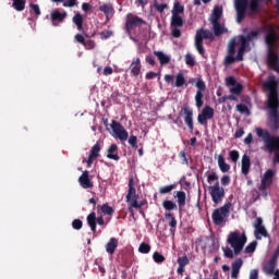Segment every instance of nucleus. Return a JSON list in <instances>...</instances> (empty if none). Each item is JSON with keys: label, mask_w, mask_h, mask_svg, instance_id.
I'll return each instance as SVG.
<instances>
[{"label": "nucleus", "mask_w": 279, "mask_h": 279, "mask_svg": "<svg viewBox=\"0 0 279 279\" xmlns=\"http://www.w3.org/2000/svg\"><path fill=\"white\" fill-rule=\"evenodd\" d=\"M185 64H187V66H195V59L190 53L185 56Z\"/></svg>", "instance_id": "nucleus-55"}, {"label": "nucleus", "mask_w": 279, "mask_h": 279, "mask_svg": "<svg viewBox=\"0 0 279 279\" xmlns=\"http://www.w3.org/2000/svg\"><path fill=\"white\" fill-rule=\"evenodd\" d=\"M236 53V40L232 39L229 44L228 54L234 56Z\"/></svg>", "instance_id": "nucleus-50"}, {"label": "nucleus", "mask_w": 279, "mask_h": 279, "mask_svg": "<svg viewBox=\"0 0 279 279\" xmlns=\"http://www.w3.org/2000/svg\"><path fill=\"white\" fill-rule=\"evenodd\" d=\"M111 130H112L116 138H119V141H128L129 133L125 130V128L122 126L121 122L112 120L111 121Z\"/></svg>", "instance_id": "nucleus-10"}, {"label": "nucleus", "mask_w": 279, "mask_h": 279, "mask_svg": "<svg viewBox=\"0 0 279 279\" xmlns=\"http://www.w3.org/2000/svg\"><path fill=\"white\" fill-rule=\"evenodd\" d=\"M215 36L208 29L201 28L196 32L194 45L199 56L206 53V50L204 49V40H213Z\"/></svg>", "instance_id": "nucleus-7"}, {"label": "nucleus", "mask_w": 279, "mask_h": 279, "mask_svg": "<svg viewBox=\"0 0 279 279\" xmlns=\"http://www.w3.org/2000/svg\"><path fill=\"white\" fill-rule=\"evenodd\" d=\"M241 267H243V259L236 258L231 264V278L232 279H239V274H241Z\"/></svg>", "instance_id": "nucleus-19"}, {"label": "nucleus", "mask_w": 279, "mask_h": 279, "mask_svg": "<svg viewBox=\"0 0 279 279\" xmlns=\"http://www.w3.org/2000/svg\"><path fill=\"white\" fill-rule=\"evenodd\" d=\"M195 86L197 88L196 93H204L206 90V83L202 77H197Z\"/></svg>", "instance_id": "nucleus-40"}, {"label": "nucleus", "mask_w": 279, "mask_h": 279, "mask_svg": "<svg viewBox=\"0 0 279 279\" xmlns=\"http://www.w3.org/2000/svg\"><path fill=\"white\" fill-rule=\"evenodd\" d=\"M66 16H69L66 11H63L62 13L59 10L52 11L50 14V19L53 27H58L60 23H64V19H66Z\"/></svg>", "instance_id": "nucleus-13"}, {"label": "nucleus", "mask_w": 279, "mask_h": 279, "mask_svg": "<svg viewBox=\"0 0 279 279\" xmlns=\"http://www.w3.org/2000/svg\"><path fill=\"white\" fill-rule=\"evenodd\" d=\"M271 184H274V170L268 169L262 178L258 191H267V186H271Z\"/></svg>", "instance_id": "nucleus-12"}, {"label": "nucleus", "mask_w": 279, "mask_h": 279, "mask_svg": "<svg viewBox=\"0 0 279 279\" xmlns=\"http://www.w3.org/2000/svg\"><path fill=\"white\" fill-rule=\"evenodd\" d=\"M195 104L196 108H202V106H204V92H196Z\"/></svg>", "instance_id": "nucleus-39"}, {"label": "nucleus", "mask_w": 279, "mask_h": 279, "mask_svg": "<svg viewBox=\"0 0 279 279\" xmlns=\"http://www.w3.org/2000/svg\"><path fill=\"white\" fill-rule=\"evenodd\" d=\"M211 25L215 36H221V34H223L225 29L221 27L219 22H211Z\"/></svg>", "instance_id": "nucleus-38"}, {"label": "nucleus", "mask_w": 279, "mask_h": 279, "mask_svg": "<svg viewBox=\"0 0 279 279\" xmlns=\"http://www.w3.org/2000/svg\"><path fill=\"white\" fill-rule=\"evenodd\" d=\"M29 8L33 10L36 16H40V7L38 4L29 3Z\"/></svg>", "instance_id": "nucleus-59"}, {"label": "nucleus", "mask_w": 279, "mask_h": 279, "mask_svg": "<svg viewBox=\"0 0 279 279\" xmlns=\"http://www.w3.org/2000/svg\"><path fill=\"white\" fill-rule=\"evenodd\" d=\"M138 252L141 254H149L151 252V246L145 242L140 244Z\"/></svg>", "instance_id": "nucleus-44"}, {"label": "nucleus", "mask_w": 279, "mask_h": 279, "mask_svg": "<svg viewBox=\"0 0 279 279\" xmlns=\"http://www.w3.org/2000/svg\"><path fill=\"white\" fill-rule=\"evenodd\" d=\"M87 223H88L92 232H97V214L95 211H92L87 216Z\"/></svg>", "instance_id": "nucleus-25"}, {"label": "nucleus", "mask_w": 279, "mask_h": 279, "mask_svg": "<svg viewBox=\"0 0 279 279\" xmlns=\"http://www.w3.org/2000/svg\"><path fill=\"white\" fill-rule=\"evenodd\" d=\"M256 245H258V243H257L256 241L251 242V243L244 248L245 254H254V252H256Z\"/></svg>", "instance_id": "nucleus-46"}, {"label": "nucleus", "mask_w": 279, "mask_h": 279, "mask_svg": "<svg viewBox=\"0 0 279 279\" xmlns=\"http://www.w3.org/2000/svg\"><path fill=\"white\" fill-rule=\"evenodd\" d=\"M126 203L129 204V210L132 213V208H143V202H138V195H136V187H134V179L129 180V191L126 194Z\"/></svg>", "instance_id": "nucleus-8"}, {"label": "nucleus", "mask_w": 279, "mask_h": 279, "mask_svg": "<svg viewBox=\"0 0 279 279\" xmlns=\"http://www.w3.org/2000/svg\"><path fill=\"white\" fill-rule=\"evenodd\" d=\"M181 114L184 116L185 124L187 125L190 132H193V109L184 107L181 109Z\"/></svg>", "instance_id": "nucleus-14"}, {"label": "nucleus", "mask_w": 279, "mask_h": 279, "mask_svg": "<svg viewBox=\"0 0 279 279\" xmlns=\"http://www.w3.org/2000/svg\"><path fill=\"white\" fill-rule=\"evenodd\" d=\"M215 117V109L210 106H206L197 117V121L201 125H207V121H210Z\"/></svg>", "instance_id": "nucleus-11"}, {"label": "nucleus", "mask_w": 279, "mask_h": 279, "mask_svg": "<svg viewBox=\"0 0 279 279\" xmlns=\"http://www.w3.org/2000/svg\"><path fill=\"white\" fill-rule=\"evenodd\" d=\"M100 151H101V143L97 142V143L92 147L89 156H94V158H98Z\"/></svg>", "instance_id": "nucleus-37"}, {"label": "nucleus", "mask_w": 279, "mask_h": 279, "mask_svg": "<svg viewBox=\"0 0 279 279\" xmlns=\"http://www.w3.org/2000/svg\"><path fill=\"white\" fill-rule=\"evenodd\" d=\"M226 84H227V86H235L239 83H236V78H234L233 76H228L226 78Z\"/></svg>", "instance_id": "nucleus-60"}, {"label": "nucleus", "mask_w": 279, "mask_h": 279, "mask_svg": "<svg viewBox=\"0 0 279 279\" xmlns=\"http://www.w3.org/2000/svg\"><path fill=\"white\" fill-rule=\"evenodd\" d=\"M172 15H179L184 14V5L180 3L179 1H175L172 8Z\"/></svg>", "instance_id": "nucleus-34"}, {"label": "nucleus", "mask_w": 279, "mask_h": 279, "mask_svg": "<svg viewBox=\"0 0 279 279\" xmlns=\"http://www.w3.org/2000/svg\"><path fill=\"white\" fill-rule=\"evenodd\" d=\"M247 40H253V38H258V31H252L246 36H244Z\"/></svg>", "instance_id": "nucleus-61"}, {"label": "nucleus", "mask_w": 279, "mask_h": 279, "mask_svg": "<svg viewBox=\"0 0 279 279\" xmlns=\"http://www.w3.org/2000/svg\"><path fill=\"white\" fill-rule=\"evenodd\" d=\"M119 247V240L117 238H110L108 243L106 244V252L107 254H114L117 252V248Z\"/></svg>", "instance_id": "nucleus-22"}, {"label": "nucleus", "mask_w": 279, "mask_h": 279, "mask_svg": "<svg viewBox=\"0 0 279 279\" xmlns=\"http://www.w3.org/2000/svg\"><path fill=\"white\" fill-rule=\"evenodd\" d=\"M264 32H267L265 35V44L268 47L267 51V64L269 69L279 73V56L276 50H274V45L276 44V28L274 25L268 24L266 27L262 28Z\"/></svg>", "instance_id": "nucleus-2"}, {"label": "nucleus", "mask_w": 279, "mask_h": 279, "mask_svg": "<svg viewBox=\"0 0 279 279\" xmlns=\"http://www.w3.org/2000/svg\"><path fill=\"white\" fill-rule=\"evenodd\" d=\"M185 84H186V78H184V74L178 73L175 75L174 86L177 88H182V86H184Z\"/></svg>", "instance_id": "nucleus-35"}, {"label": "nucleus", "mask_w": 279, "mask_h": 279, "mask_svg": "<svg viewBox=\"0 0 279 279\" xmlns=\"http://www.w3.org/2000/svg\"><path fill=\"white\" fill-rule=\"evenodd\" d=\"M240 40H241L240 49H244V51H245V49H246L247 47H250L251 40L247 39V38H246L245 36H243V35L240 37Z\"/></svg>", "instance_id": "nucleus-51"}, {"label": "nucleus", "mask_w": 279, "mask_h": 279, "mask_svg": "<svg viewBox=\"0 0 279 279\" xmlns=\"http://www.w3.org/2000/svg\"><path fill=\"white\" fill-rule=\"evenodd\" d=\"M250 167H252V160L250 156L243 155L242 157V173L243 175H247L250 173Z\"/></svg>", "instance_id": "nucleus-26"}, {"label": "nucleus", "mask_w": 279, "mask_h": 279, "mask_svg": "<svg viewBox=\"0 0 279 279\" xmlns=\"http://www.w3.org/2000/svg\"><path fill=\"white\" fill-rule=\"evenodd\" d=\"M25 3L26 0H14L12 5L16 12H23L25 10Z\"/></svg>", "instance_id": "nucleus-36"}, {"label": "nucleus", "mask_w": 279, "mask_h": 279, "mask_svg": "<svg viewBox=\"0 0 279 279\" xmlns=\"http://www.w3.org/2000/svg\"><path fill=\"white\" fill-rule=\"evenodd\" d=\"M218 166L222 173H228V171H230V165L226 162V158L221 155L218 157Z\"/></svg>", "instance_id": "nucleus-31"}, {"label": "nucleus", "mask_w": 279, "mask_h": 279, "mask_svg": "<svg viewBox=\"0 0 279 279\" xmlns=\"http://www.w3.org/2000/svg\"><path fill=\"white\" fill-rule=\"evenodd\" d=\"M222 14L223 9L221 7H215L211 15V23L219 22Z\"/></svg>", "instance_id": "nucleus-33"}, {"label": "nucleus", "mask_w": 279, "mask_h": 279, "mask_svg": "<svg viewBox=\"0 0 279 279\" xmlns=\"http://www.w3.org/2000/svg\"><path fill=\"white\" fill-rule=\"evenodd\" d=\"M141 58L133 59L132 63L129 66V71L132 77H138L141 75Z\"/></svg>", "instance_id": "nucleus-17"}, {"label": "nucleus", "mask_w": 279, "mask_h": 279, "mask_svg": "<svg viewBox=\"0 0 279 279\" xmlns=\"http://www.w3.org/2000/svg\"><path fill=\"white\" fill-rule=\"evenodd\" d=\"M225 258H234L236 254H234V250L230 248V246L222 247Z\"/></svg>", "instance_id": "nucleus-43"}, {"label": "nucleus", "mask_w": 279, "mask_h": 279, "mask_svg": "<svg viewBox=\"0 0 279 279\" xmlns=\"http://www.w3.org/2000/svg\"><path fill=\"white\" fill-rule=\"evenodd\" d=\"M153 260H155V263L160 265V263H165V260H167V258L163 257L162 254H160L159 252H155L153 254Z\"/></svg>", "instance_id": "nucleus-49"}, {"label": "nucleus", "mask_w": 279, "mask_h": 279, "mask_svg": "<svg viewBox=\"0 0 279 279\" xmlns=\"http://www.w3.org/2000/svg\"><path fill=\"white\" fill-rule=\"evenodd\" d=\"M137 143H138V137H136V135H131L129 137V144L131 145V147H136Z\"/></svg>", "instance_id": "nucleus-64"}, {"label": "nucleus", "mask_w": 279, "mask_h": 279, "mask_svg": "<svg viewBox=\"0 0 279 279\" xmlns=\"http://www.w3.org/2000/svg\"><path fill=\"white\" fill-rule=\"evenodd\" d=\"M72 22L74 23V25H76L78 32H82V29H84V16L81 13H76L72 17Z\"/></svg>", "instance_id": "nucleus-28"}, {"label": "nucleus", "mask_w": 279, "mask_h": 279, "mask_svg": "<svg viewBox=\"0 0 279 279\" xmlns=\"http://www.w3.org/2000/svg\"><path fill=\"white\" fill-rule=\"evenodd\" d=\"M236 61V57H234V54H228L225 58V64L226 66L230 65V64H234V62Z\"/></svg>", "instance_id": "nucleus-53"}, {"label": "nucleus", "mask_w": 279, "mask_h": 279, "mask_svg": "<svg viewBox=\"0 0 279 279\" xmlns=\"http://www.w3.org/2000/svg\"><path fill=\"white\" fill-rule=\"evenodd\" d=\"M178 206L184 208L186 206V193L183 191L177 192Z\"/></svg>", "instance_id": "nucleus-32"}, {"label": "nucleus", "mask_w": 279, "mask_h": 279, "mask_svg": "<svg viewBox=\"0 0 279 279\" xmlns=\"http://www.w3.org/2000/svg\"><path fill=\"white\" fill-rule=\"evenodd\" d=\"M162 206L165 210H175L178 208V205L173 201H163Z\"/></svg>", "instance_id": "nucleus-41"}, {"label": "nucleus", "mask_w": 279, "mask_h": 279, "mask_svg": "<svg viewBox=\"0 0 279 279\" xmlns=\"http://www.w3.org/2000/svg\"><path fill=\"white\" fill-rule=\"evenodd\" d=\"M173 189H175V184L161 186L159 189V193H160V195H167V193H171V191H173Z\"/></svg>", "instance_id": "nucleus-48"}, {"label": "nucleus", "mask_w": 279, "mask_h": 279, "mask_svg": "<svg viewBox=\"0 0 279 279\" xmlns=\"http://www.w3.org/2000/svg\"><path fill=\"white\" fill-rule=\"evenodd\" d=\"M231 95H241L243 93V85L238 83L235 86L231 87L230 89Z\"/></svg>", "instance_id": "nucleus-45"}, {"label": "nucleus", "mask_w": 279, "mask_h": 279, "mask_svg": "<svg viewBox=\"0 0 279 279\" xmlns=\"http://www.w3.org/2000/svg\"><path fill=\"white\" fill-rule=\"evenodd\" d=\"M235 108L240 114H250V108L245 104H239Z\"/></svg>", "instance_id": "nucleus-47"}, {"label": "nucleus", "mask_w": 279, "mask_h": 279, "mask_svg": "<svg viewBox=\"0 0 279 279\" xmlns=\"http://www.w3.org/2000/svg\"><path fill=\"white\" fill-rule=\"evenodd\" d=\"M184 19L180 15H171L170 27H183Z\"/></svg>", "instance_id": "nucleus-29"}, {"label": "nucleus", "mask_w": 279, "mask_h": 279, "mask_svg": "<svg viewBox=\"0 0 279 279\" xmlns=\"http://www.w3.org/2000/svg\"><path fill=\"white\" fill-rule=\"evenodd\" d=\"M255 132L258 138L263 140L266 149L270 154H274V151H276L272 158V162L274 165H279V135H271V133H269L266 129L263 128H256Z\"/></svg>", "instance_id": "nucleus-3"}, {"label": "nucleus", "mask_w": 279, "mask_h": 279, "mask_svg": "<svg viewBox=\"0 0 279 279\" xmlns=\"http://www.w3.org/2000/svg\"><path fill=\"white\" fill-rule=\"evenodd\" d=\"M264 90H268L266 100V108L268 110L267 125L271 132H278L279 130V94H278V81L276 76H269L263 84Z\"/></svg>", "instance_id": "nucleus-1"}, {"label": "nucleus", "mask_w": 279, "mask_h": 279, "mask_svg": "<svg viewBox=\"0 0 279 279\" xmlns=\"http://www.w3.org/2000/svg\"><path fill=\"white\" fill-rule=\"evenodd\" d=\"M111 36H113L112 31H102V32L100 33V38H101L102 40H108V38H110Z\"/></svg>", "instance_id": "nucleus-56"}, {"label": "nucleus", "mask_w": 279, "mask_h": 279, "mask_svg": "<svg viewBox=\"0 0 279 279\" xmlns=\"http://www.w3.org/2000/svg\"><path fill=\"white\" fill-rule=\"evenodd\" d=\"M154 54L158 58L161 65L169 64V62H171V57L165 54L162 51H155Z\"/></svg>", "instance_id": "nucleus-30"}, {"label": "nucleus", "mask_w": 279, "mask_h": 279, "mask_svg": "<svg viewBox=\"0 0 279 279\" xmlns=\"http://www.w3.org/2000/svg\"><path fill=\"white\" fill-rule=\"evenodd\" d=\"M255 238L262 239L263 236H267V229L263 226V218H256L255 223Z\"/></svg>", "instance_id": "nucleus-15"}, {"label": "nucleus", "mask_w": 279, "mask_h": 279, "mask_svg": "<svg viewBox=\"0 0 279 279\" xmlns=\"http://www.w3.org/2000/svg\"><path fill=\"white\" fill-rule=\"evenodd\" d=\"M99 10L105 14L107 19H109L110 16H112V14H114V7H112V4L110 3L100 5Z\"/></svg>", "instance_id": "nucleus-27"}, {"label": "nucleus", "mask_w": 279, "mask_h": 279, "mask_svg": "<svg viewBox=\"0 0 279 279\" xmlns=\"http://www.w3.org/2000/svg\"><path fill=\"white\" fill-rule=\"evenodd\" d=\"M230 159L232 160V162H238L239 160V150H231L229 153Z\"/></svg>", "instance_id": "nucleus-58"}, {"label": "nucleus", "mask_w": 279, "mask_h": 279, "mask_svg": "<svg viewBox=\"0 0 279 279\" xmlns=\"http://www.w3.org/2000/svg\"><path fill=\"white\" fill-rule=\"evenodd\" d=\"M180 26H171V36L173 38H180L182 36V31L179 29Z\"/></svg>", "instance_id": "nucleus-52"}, {"label": "nucleus", "mask_w": 279, "mask_h": 279, "mask_svg": "<svg viewBox=\"0 0 279 279\" xmlns=\"http://www.w3.org/2000/svg\"><path fill=\"white\" fill-rule=\"evenodd\" d=\"M251 195L253 203L258 202V199H260V192H258V190H252Z\"/></svg>", "instance_id": "nucleus-57"}, {"label": "nucleus", "mask_w": 279, "mask_h": 279, "mask_svg": "<svg viewBox=\"0 0 279 279\" xmlns=\"http://www.w3.org/2000/svg\"><path fill=\"white\" fill-rule=\"evenodd\" d=\"M85 49H95V40L93 39H88L85 41V44H83Z\"/></svg>", "instance_id": "nucleus-63"}, {"label": "nucleus", "mask_w": 279, "mask_h": 279, "mask_svg": "<svg viewBox=\"0 0 279 279\" xmlns=\"http://www.w3.org/2000/svg\"><path fill=\"white\" fill-rule=\"evenodd\" d=\"M118 149L119 147L117 146V144H111L107 149V158H109L110 160H121V157H119L118 154H114L118 151Z\"/></svg>", "instance_id": "nucleus-24"}, {"label": "nucleus", "mask_w": 279, "mask_h": 279, "mask_svg": "<svg viewBox=\"0 0 279 279\" xmlns=\"http://www.w3.org/2000/svg\"><path fill=\"white\" fill-rule=\"evenodd\" d=\"M78 183L82 189H93L94 184L90 182V178L88 175V170H85L82 175L78 178Z\"/></svg>", "instance_id": "nucleus-20"}, {"label": "nucleus", "mask_w": 279, "mask_h": 279, "mask_svg": "<svg viewBox=\"0 0 279 279\" xmlns=\"http://www.w3.org/2000/svg\"><path fill=\"white\" fill-rule=\"evenodd\" d=\"M165 217L166 219H170L169 221L170 234H172V236H175V230L178 228V220L175 219V216H173V214L171 213H166Z\"/></svg>", "instance_id": "nucleus-23"}, {"label": "nucleus", "mask_w": 279, "mask_h": 279, "mask_svg": "<svg viewBox=\"0 0 279 279\" xmlns=\"http://www.w3.org/2000/svg\"><path fill=\"white\" fill-rule=\"evenodd\" d=\"M144 20L138 17V15H134L132 13H129L126 15V22H125V32L126 34H132L133 29H136V27H141V25H144Z\"/></svg>", "instance_id": "nucleus-9"}, {"label": "nucleus", "mask_w": 279, "mask_h": 279, "mask_svg": "<svg viewBox=\"0 0 279 279\" xmlns=\"http://www.w3.org/2000/svg\"><path fill=\"white\" fill-rule=\"evenodd\" d=\"M179 157L181 158L183 165L189 166V158H186V151L181 150Z\"/></svg>", "instance_id": "nucleus-62"}, {"label": "nucleus", "mask_w": 279, "mask_h": 279, "mask_svg": "<svg viewBox=\"0 0 279 279\" xmlns=\"http://www.w3.org/2000/svg\"><path fill=\"white\" fill-rule=\"evenodd\" d=\"M230 208H232V203L228 202L213 211L211 219L215 226H223L226 223V219L230 217Z\"/></svg>", "instance_id": "nucleus-6"}, {"label": "nucleus", "mask_w": 279, "mask_h": 279, "mask_svg": "<svg viewBox=\"0 0 279 279\" xmlns=\"http://www.w3.org/2000/svg\"><path fill=\"white\" fill-rule=\"evenodd\" d=\"M97 215H108L109 217H112L114 215V209L108 205V203L97 205Z\"/></svg>", "instance_id": "nucleus-21"}, {"label": "nucleus", "mask_w": 279, "mask_h": 279, "mask_svg": "<svg viewBox=\"0 0 279 279\" xmlns=\"http://www.w3.org/2000/svg\"><path fill=\"white\" fill-rule=\"evenodd\" d=\"M278 265V262H274V259H269L265 266H264V274H267V276H275V278H278V269H276Z\"/></svg>", "instance_id": "nucleus-16"}, {"label": "nucleus", "mask_w": 279, "mask_h": 279, "mask_svg": "<svg viewBox=\"0 0 279 279\" xmlns=\"http://www.w3.org/2000/svg\"><path fill=\"white\" fill-rule=\"evenodd\" d=\"M227 243L232 247L235 256H239L247 243V236L239 231H232L228 235Z\"/></svg>", "instance_id": "nucleus-5"}, {"label": "nucleus", "mask_w": 279, "mask_h": 279, "mask_svg": "<svg viewBox=\"0 0 279 279\" xmlns=\"http://www.w3.org/2000/svg\"><path fill=\"white\" fill-rule=\"evenodd\" d=\"M216 183L208 187L209 195L211 197V202L215 204V206H219L221 202H223V198L226 197V189L221 187L219 184V177L216 172H211L207 177V182L210 184V182Z\"/></svg>", "instance_id": "nucleus-4"}, {"label": "nucleus", "mask_w": 279, "mask_h": 279, "mask_svg": "<svg viewBox=\"0 0 279 279\" xmlns=\"http://www.w3.org/2000/svg\"><path fill=\"white\" fill-rule=\"evenodd\" d=\"M82 226H84V222H82L81 219H74V220L72 221V228H73L74 230H82Z\"/></svg>", "instance_id": "nucleus-54"}, {"label": "nucleus", "mask_w": 279, "mask_h": 279, "mask_svg": "<svg viewBox=\"0 0 279 279\" xmlns=\"http://www.w3.org/2000/svg\"><path fill=\"white\" fill-rule=\"evenodd\" d=\"M177 263L179 265L177 269V274L179 276H184V272L186 271V265L191 263V259H189V257L184 255V256L178 257Z\"/></svg>", "instance_id": "nucleus-18"}, {"label": "nucleus", "mask_w": 279, "mask_h": 279, "mask_svg": "<svg viewBox=\"0 0 279 279\" xmlns=\"http://www.w3.org/2000/svg\"><path fill=\"white\" fill-rule=\"evenodd\" d=\"M154 8L155 10H157L160 14H162V12H165V10H167V8H169V4L167 3H158V0H154Z\"/></svg>", "instance_id": "nucleus-42"}]
</instances>
